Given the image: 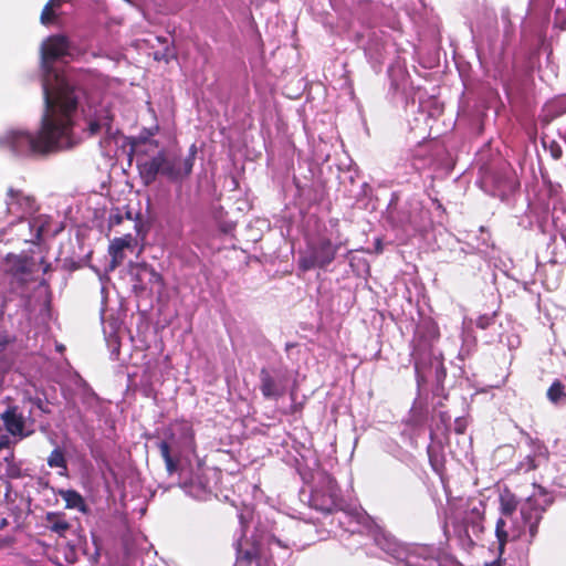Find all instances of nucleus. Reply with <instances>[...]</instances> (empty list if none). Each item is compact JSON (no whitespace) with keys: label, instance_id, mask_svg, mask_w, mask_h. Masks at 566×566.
Returning a JSON list of instances; mask_svg holds the SVG:
<instances>
[{"label":"nucleus","instance_id":"obj_4","mask_svg":"<svg viewBox=\"0 0 566 566\" xmlns=\"http://www.w3.org/2000/svg\"><path fill=\"white\" fill-rule=\"evenodd\" d=\"M310 495V505L321 512L331 513L342 509V496L335 480L326 472L319 471L314 476Z\"/></svg>","mask_w":566,"mask_h":566},{"label":"nucleus","instance_id":"obj_8","mask_svg":"<svg viewBox=\"0 0 566 566\" xmlns=\"http://www.w3.org/2000/svg\"><path fill=\"white\" fill-rule=\"evenodd\" d=\"M187 463L176 472L179 475V485L187 494L196 500L206 501L210 497L212 491L208 480L202 473L200 461L197 460V469L186 468Z\"/></svg>","mask_w":566,"mask_h":566},{"label":"nucleus","instance_id":"obj_34","mask_svg":"<svg viewBox=\"0 0 566 566\" xmlns=\"http://www.w3.org/2000/svg\"><path fill=\"white\" fill-rule=\"evenodd\" d=\"M551 153H552V156L555 158V159H558L562 157V148L558 146V145H554L551 147Z\"/></svg>","mask_w":566,"mask_h":566},{"label":"nucleus","instance_id":"obj_22","mask_svg":"<svg viewBox=\"0 0 566 566\" xmlns=\"http://www.w3.org/2000/svg\"><path fill=\"white\" fill-rule=\"evenodd\" d=\"M45 520L46 527L59 536H64L70 528L69 522L56 513H48Z\"/></svg>","mask_w":566,"mask_h":566},{"label":"nucleus","instance_id":"obj_19","mask_svg":"<svg viewBox=\"0 0 566 566\" xmlns=\"http://www.w3.org/2000/svg\"><path fill=\"white\" fill-rule=\"evenodd\" d=\"M140 177L145 185H150L156 180L158 174L163 175L161 156L158 153L153 158L138 165Z\"/></svg>","mask_w":566,"mask_h":566},{"label":"nucleus","instance_id":"obj_18","mask_svg":"<svg viewBox=\"0 0 566 566\" xmlns=\"http://www.w3.org/2000/svg\"><path fill=\"white\" fill-rule=\"evenodd\" d=\"M8 271L19 280L27 281L34 272L35 263L27 255L8 254L6 259Z\"/></svg>","mask_w":566,"mask_h":566},{"label":"nucleus","instance_id":"obj_40","mask_svg":"<svg viewBox=\"0 0 566 566\" xmlns=\"http://www.w3.org/2000/svg\"><path fill=\"white\" fill-rule=\"evenodd\" d=\"M459 356H460V358H461V359H463V358H464V348H462V349L460 350Z\"/></svg>","mask_w":566,"mask_h":566},{"label":"nucleus","instance_id":"obj_17","mask_svg":"<svg viewBox=\"0 0 566 566\" xmlns=\"http://www.w3.org/2000/svg\"><path fill=\"white\" fill-rule=\"evenodd\" d=\"M113 115L111 111L103 105L95 108L93 115L87 118V130L91 136L97 135L102 132L112 134Z\"/></svg>","mask_w":566,"mask_h":566},{"label":"nucleus","instance_id":"obj_5","mask_svg":"<svg viewBox=\"0 0 566 566\" xmlns=\"http://www.w3.org/2000/svg\"><path fill=\"white\" fill-rule=\"evenodd\" d=\"M51 217L38 214L29 219L11 220L10 231H14L18 239L25 243L38 244L45 235H54L57 230H51Z\"/></svg>","mask_w":566,"mask_h":566},{"label":"nucleus","instance_id":"obj_24","mask_svg":"<svg viewBox=\"0 0 566 566\" xmlns=\"http://www.w3.org/2000/svg\"><path fill=\"white\" fill-rule=\"evenodd\" d=\"M48 465L50 468L61 469L60 475L65 476L67 474V463L63 451L60 448H55L48 458Z\"/></svg>","mask_w":566,"mask_h":566},{"label":"nucleus","instance_id":"obj_30","mask_svg":"<svg viewBox=\"0 0 566 566\" xmlns=\"http://www.w3.org/2000/svg\"><path fill=\"white\" fill-rule=\"evenodd\" d=\"M172 56H174V53L169 48H165L164 52L155 53V59L158 61H160V60L168 61Z\"/></svg>","mask_w":566,"mask_h":566},{"label":"nucleus","instance_id":"obj_27","mask_svg":"<svg viewBox=\"0 0 566 566\" xmlns=\"http://www.w3.org/2000/svg\"><path fill=\"white\" fill-rule=\"evenodd\" d=\"M61 1L62 0H50L45 4V7L43 8L42 13H41V22L43 24H48V23L52 22V20H53L52 10L54 7L59 6Z\"/></svg>","mask_w":566,"mask_h":566},{"label":"nucleus","instance_id":"obj_1","mask_svg":"<svg viewBox=\"0 0 566 566\" xmlns=\"http://www.w3.org/2000/svg\"><path fill=\"white\" fill-rule=\"evenodd\" d=\"M40 52L44 98L41 126L35 134L24 128L0 134V149L17 157L44 156L77 143L73 126L84 93L53 66L55 61L72 56L71 44L64 35H51L42 42Z\"/></svg>","mask_w":566,"mask_h":566},{"label":"nucleus","instance_id":"obj_29","mask_svg":"<svg viewBox=\"0 0 566 566\" xmlns=\"http://www.w3.org/2000/svg\"><path fill=\"white\" fill-rule=\"evenodd\" d=\"M493 322L492 316L483 315L476 319V326L481 329L488 328Z\"/></svg>","mask_w":566,"mask_h":566},{"label":"nucleus","instance_id":"obj_12","mask_svg":"<svg viewBox=\"0 0 566 566\" xmlns=\"http://www.w3.org/2000/svg\"><path fill=\"white\" fill-rule=\"evenodd\" d=\"M6 430L18 440L31 436L34 421L24 415L18 406H9L1 415Z\"/></svg>","mask_w":566,"mask_h":566},{"label":"nucleus","instance_id":"obj_28","mask_svg":"<svg viewBox=\"0 0 566 566\" xmlns=\"http://www.w3.org/2000/svg\"><path fill=\"white\" fill-rule=\"evenodd\" d=\"M8 345V338L6 336H0V369L3 370L7 367V363L3 360L4 358V349Z\"/></svg>","mask_w":566,"mask_h":566},{"label":"nucleus","instance_id":"obj_11","mask_svg":"<svg viewBox=\"0 0 566 566\" xmlns=\"http://www.w3.org/2000/svg\"><path fill=\"white\" fill-rule=\"evenodd\" d=\"M375 543L381 551L396 560L403 562L406 566H426L424 564L428 562L427 559L419 560L416 551H407L395 537L386 533H376Z\"/></svg>","mask_w":566,"mask_h":566},{"label":"nucleus","instance_id":"obj_20","mask_svg":"<svg viewBox=\"0 0 566 566\" xmlns=\"http://www.w3.org/2000/svg\"><path fill=\"white\" fill-rule=\"evenodd\" d=\"M133 242V237L130 234H127L122 238H115L108 248V253L112 256V266H116L119 264L124 259V250L126 248H129Z\"/></svg>","mask_w":566,"mask_h":566},{"label":"nucleus","instance_id":"obj_35","mask_svg":"<svg viewBox=\"0 0 566 566\" xmlns=\"http://www.w3.org/2000/svg\"><path fill=\"white\" fill-rule=\"evenodd\" d=\"M273 542H274L276 545L282 546V547H285V548L290 547L291 545H295V541H290V539H289L287 542L283 543L282 541H280V539H277V538H275V537H273Z\"/></svg>","mask_w":566,"mask_h":566},{"label":"nucleus","instance_id":"obj_26","mask_svg":"<svg viewBox=\"0 0 566 566\" xmlns=\"http://www.w3.org/2000/svg\"><path fill=\"white\" fill-rule=\"evenodd\" d=\"M4 467V474L9 479H17L20 476V469L13 463L12 458L6 457L2 462H0V470Z\"/></svg>","mask_w":566,"mask_h":566},{"label":"nucleus","instance_id":"obj_16","mask_svg":"<svg viewBox=\"0 0 566 566\" xmlns=\"http://www.w3.org/2000/svg\"><path fill=\"white\" fill-rule=\"evenodd\" d=\"M163 175L170 181L181 182L184 179L190 176L191 159H184L177 154H166L160 151Z\"/></svg>","mask_w":566,"mask_h":566},{"label":"nucleus","instance_id":"obj_6","mask_svg":"<svg viewBox=\"0 0 566 566\" xmlns=\"http://www.w3.org/2000/svg\"><path fill=\"white\" fill-rule=\"evenodd\" d=\"M338 250L339 245L333 244L328 238L319 237L311 240L304 255L298 260V266L302 271L323 269L334 261Z\"/></svg>","mask_w":566,"mask_h":566},{"label":"nucleus","instance_id":"obj_7","mask_svg":"<svg viewBox=\"0 0 566 566\" xmlns=\"http://www.w3.org/2000/svg\"><path fill=\"white\" fill-rule=\"evenodd\" d=\"M439 337L438 327L432 322H422L415 331L412 339V358L415 361V370L419 374L431 357L433 342Z\"/></svg>","mask_w":566,"mask_h":566},{"label":"nucleus","instance_id":"obj_14","mask_svg":"<svg viewBox=\"0 0 566 566\" xmlns=\"http://www.w3.org/2000/svg\"><path fill=\"white\" fill-rule=\"evenodd\" d=\"M7 212L13 220L29 219L38 211V205L32 196L25 195L20 190L10 188L7 193Z\"/></svg>","mask_w":566,"mask_h":566},{"label":"nucleus","instance_id":"obj_15","mask_svg":"<svg viewBox=\"0 0 566 566\" xmlns=\"http://www.w3.org/2000/svg\"><path fill=\"white\" fill-rule=\"evenodd\" d=\"M523 436L525 437L530 452L516 465V471L518 473H527L537 469L542 463L547 462L549 457L548 449L542 441L532 438L525 432H523Z\"/></svg>","mask_w":566,"mask_h":566},{"label":"nucleus","instance_id":"obj_36","mask_svg":"<svg viewBox=\"0 0 566 566\" xmlns=\"http://www.w3.org/2000/svg\"><path fill=\"white\" fill-rule=\"evenodd\" d=\"M484 566H501V562L500 560H493L491 563H486Z\"/></svg>","mask_w":566,"mask_h":566},{"label":"nucleus","instance_id":"obj_25","mask_svg":"<svg viewBox=\"0 0 566 566\" xmlns=\"http://www.w3.org/2000/svg\"><path fill=\"white\" fill-rule=\"evenodd\" d=\"M547 398L557 405L566 399L565 387L559 380H555L547 390Z\"/></svg>","mask_w":566,"mask_h":566},{"label":"nucleus","instance_id":"obj_31","mask_svg":"<svg viewBox=\"0 0 566 566\" xmlns=\"http://www.w3.org/2000/svg\"><path fill=\"white\" fill-rule=\"evenodd\" d=\"M108 220H109L111 226H117V224L122 223L123 216L119 212V210H116V211L111 212Z\"/></svg>","mask_w":566,"mask_h":566},{"label":"nucleus","instance_id":"obj_39","mask_svg":"<svg viewBox=\"0 0 566 566\" xmlns=\"http://www.w3.org/2000/svg\"><path fill=\"white\" fill-rule=\"evenodd\" d=\"M376 250H377L378 252H380V251H381V247H380V241H379V240H377Z\"/></svg>","mask_w":566,"mask_h":566},{"label":"nucleus","instance_id":"obj_42","mask_svg":"<svg viewBox=\"0 0 566 566\" xmlns=\"http://www.w3.org/2000/svg\"><path fill=\"white\" fill-rule=\"evenodd\" d=\"M63 349V346L62 345H59L57 346V350H62Z\"/></svg>","mask_w":566,"mask_h":566},{"label":"nucleus","instance_id":"obj_9","mask_svg":"<svg viewBox=\"0 0 566 566\" xmlns=\"http://www.w3.org/2000/svg\"><path fill=\"white\" fill-rule=\"evenodd\" d=\"M237 559L234 566H274L261 542L240 537L235 543Z\"/></svg>","mask_w":566,"mask_h":566},{"label":"nucleus","instance_id":"obj_32","mask_svg":"<svg viewBox=\"0 0 566 566\" xmlns=\"http://www.w3.org/2000/svg\"><path fill=\"white\" fill-rule=\"evenodd\" d=\"M465 426H467V423H465V420H464V419H462V418H457V419H455V421H454V431H455L457 433H460V434H461V433H463V432H464V430H465Z\"/></svg>","mask_w":566,"mask_h":566},{"label":"nucleus","instance_id":"obj_3","mask_svg":"<svg viewBox=\"0 0 566 566\" xmlns=\"http://www.w3.org/2000/svg\"><path fill=\"white\" fill-rule=\"evenodd\" d=\"M158 449L170 475L175 474L181 464L190 465V458L196 457L195 432L191 423L186 420L171 423L165 433V439L158 443Z\"/></svg>","mask_w":566,"mask_h":566},{"label":"nucleus","instance_id":"obj_38","mask_svg":"<svg viewBox=\"0 0 566 566\" xmlns=\"http://www.w3.org/2000/svg\"><path fill=\"white\" fill-rule=\"evenodd\" d=\"M8 443V438L3 437V440L0 442V447H4Z\"/></svg>","mask_w":566,"mask_h":566},{"label":"nucleus","instance_id":"obj_13","mask_svg":"<svg viewBox=\"0 0 566 566\" xmlns=\"http://www.w3.org/2000/svg\"><path fill=\"white\" fill-rule=\"evenodd\" d=\"M485 505L482 500H470L462 517L463 532L470 543L478 539L483 533Z\"/></svg>","mask_w":566,"mask_h":566},{"label":"nucleus","instance_id":"obj_33","mask_svg":"<svg viewBox=\"0 0 566 566\" xmlns=\"http://www.w3.org/2000/svg\"><path fill=\"white\" fill-rule=\"evenodd\" d=\"M197 155V146L192 144L189 148V153L186 157H182L184 159H191V169L193 168L195 159Z\"/></svg>","mask_w":566,"mask_h":566},{"label":"nucleus","instance_id":"obj_41","mask_svg":"<svg viewBox=\"0 0 566 566\" xmlns=\"http://www.w3.org/2000/svg\"><path fill=\"white\" fill-rule=\"evenodd\" d=\"M126 218H127V219H129V220H132V219H133V216H132V212H130V211H127V212H126Z\"/></svg>","mask_w":566,"mask_h":566},{"label":"nucleus","instance_id":"obj_21","mask_svg":"<svg viewBox=\"0 0 566 566\" xmlns=\"http://www.w3.org/2000/svg\"><path fill=\"white\" fill-rule=\"evenodd\" d=\"M389 218L394 223L406 230H419V223L417 221V218L409 210L390 211Z\"/></svg>","mask_w":566,"mask_h":566},{"label":"nucleus","instance_id":"obj_2","mask_svg":"<svg viewBox=\"0 0 566 566\" xmlns=\"http://www.w3.org/2000/svg\"><path fill=\"white\" fill-rule=\"evenodd\" d=\"M552 497L539 488L538 493L528 496L517 512L515 495L505 492L500 495V517L495 524V536L500 553L510 541H518L528 548L538 533L543 513L552 504Z\"/></svg>","mask_w":566,"mask_h":566},{"label":"nucleus","instance_id":"obj_37","mask_svg":"<svg viewBox=\"0 0 566 566\" xmlns=\"http://www.w3.org/2000/svg\"><path fill=\"white\" fill-rule=\"evenodd\" d=\"M239 518H240L241 527H243V526H244V523H245L244 514H243V513H241V514L239 515Z\"/></svg>","mask_w":566,"mask_h":566},{"label":"nucleus","instance_id":"obj_23","mask_svg":"<svg viewBox=\"0 0 566 566\" xmlns=\"http://www.w3.org/2000/svg\"><path fill=\"white\" fill-rule=\"evenodd\" d=\"M61 497L64 500L67 509H76L81 512H85V502L82 495L74 490L60 491Z\"/></svg>","mask_w":566,"mask_h":566},{"label":"nucleus","instance_id":"obj_10","mask_svg":"<svg viewBox=\"0 0 566 566\" xmlns=\"http://www.w3.org/2000/svg\"><path fill=\"white\" fill-rule=\"evenodd\" d=\"M259 379L262 396L265 399L277 400L286 392L289 371L284 368H262Z\"/></svg>","mask_w":566,"mask_h":566}]
</instances>
